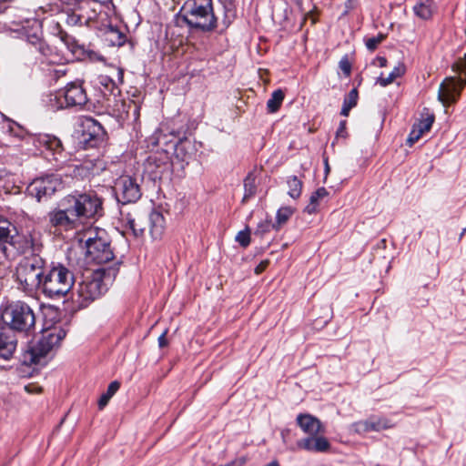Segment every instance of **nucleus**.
<instances>
[{
    "instance_id": "obj_1",
    "label": "nucleus",
    "mask_w": 466,
    "mask_h": 466,
    "mask_svg": "<svg viewBox=\"0 0 466 466\" xmlns=\"http://www.w3.org/2000/svg\"><path fill=\"white\" fill-rule=\"evenodd\" d=\"M118 268L119 262H115L113 266L101 267L83 277L76 289L79 305L86 307L104 294L107 290L108 284L116 278Z\"/></svg>"
},
{
    "instance_id": "obj_2",
    "label": "nucleus",
    "mask_w": 466,
    "mask_h": 466,
    "mask_svg": "<svg viewBox=\"0 0 466 466\" xmlns=\"http://www.w3.org/2000/svg\"><path fill=\"white\" fill-rule=\"evenodd\" d=\"M42 247L31 234H19L15 225L0 218V250L5 258H14L29 251L39 253Z\"/></svg>"
},
{
    "instance_id": "obj_3",
    "label": "nucleus",
    "mask_w": 466,
    "mask_h": 466,
    "mask_svg": "<svg viewBox=\"0 0 466 466\" xmlns=\"http://www.w3.org/2000/svg\"><path fill=\"white\" fill-rule=\"evenodd\" d=\"M182 9V20L190 29L209 33L217 28L212 0H187Z\"/></svg>"
},
{
    "instance_id": "obj_4",
    "label": "nucleus",
    "mask_w": 466,
    "mask_h": 466,
    "mask_svg": "<svg viewBox=\"0 0 466 466\" xmlns=\"http://www.w3.org/2000/svg\"><path fill=\"white\" fill-rule=\"evenodd\" d=\"M65 204L78 227L88 219L103 215L102 200L95 192L69 195L65 198Z\"/></svg>"
},
{
    "instance_id": "obj_5",
    "label": "nucleus",
    "mask_w": 466,
    "mask_h": 466,
    "mask_svg": "<svg viewBox=\"0 0 466 466\" xmlns=\"http://www.w3.org/2000/svg\"><path fill=\"white\" fill-rule=\"evenodd\" d=\"M46 259L39 253L24 257L18 263L15 270L19 288L28 294L39 289L44 277Z\"/></svg>"
},
{
    "instance_id": "obj_6",
    "label": "nucleus",
    "mask_w": 466,
    "mask_h": 466,
    "mask_svg": "<svg viewBox=\"0 0 466 466\" xmlns=\"http://www.w3.org/2000/svg\"><path fill=\"white\" fill-rule=\"evenodd\" d=\"M74 284V273L65 265L57 263L44 273L39 289L50 299L62 298L73 289Z\"/></svg>"
},
{
    "instance_id": "obj_7",
    "label": "nucleus",
    "mask_w": 466,
    "mask_h": 466,
    "mask_svg": "<svg viewBox=\"0 0 466 466\" xmlns=\"http://www.w3.org/2000/svg\"><path fill=\"white\" fill-rule=\"evenodd\" d=\"M1 319L12 330L28 334L35 328V316L31 307L23 301H13L1 311Z\"/></svg>"
},
{
    "instance_id": "obj_8",
    "label": "nucleus",
    "mask_w": 466,
    "mask_h": 466,
    "mask_svg": "<svg viewBox=\"0 0 466 466\" xmlns=\"http://www.w3.org/2000/svg\"><path fill=\"white\" fill-rule=\"evenodd\" d=\"M86 258L96 264H110L113 266L116 261L114 249L104 230L96 233L95 237H89L86 240ZM119 265L121 264L120 261Z\"/></svg>"
},
{
    "instance_id": "obj_9",
    "label": "nucleus",
    "mask_w": 466,
    "mask_h": 466,
    "mask_svg": "<svg viewBox=\"0 0 466 466\" xmlns=\"http://www.w3.org/2000/svg\"><path fill=\"white\" fill-rule=\"evenodd\" d=\"M66 333L64 329L53 330L44 335L38 342L30 347L24 355V362L26 364H42L44 359L48 352L66 337Z\"/></svg>"
},
{
    "instance_id": "obj_10",
    "label": "nucleus",
    "mask_w": 466,
    "mask_h": 466,
    "mask_svg": "<svg viewBox=\"0 0 466 466\" xmlns=\"http://www.w3.org/2000/svg\"><path fill=\"white\" fill-rule=\"evenodd\" d=\"M452 68L460 76L464 75L465 78L448 77L441 83L438 96L443 105L455 102L466 85V54L453 65Z\"/></svg>"
},
{
    "instance_id": "obj_11",
    "label": "nucleus",
    "mask_w": 466,
    "mask_h": 466,
    "mask_svg": "<svg viewBox=\"0 0 466 466\" xmlns=\"http://www.w3.org/2000/svg\"><path fill=\"white\" fill-rule=\"evenodd\" d=\"M62 187L63 184L60 176L50 174L35 178L28 185L27 192L30 196L35 198L37 201H41L43 198L51 197Z\"/></svg>"
},
{
    "instance_id": "obj_12",
    "label": "nucleus",
    "mask_w": 466,
    "mask_h": 466,
    "mask_svg": "<svg viewBox=\"0 0 466 466\" xmlns=\"http://www.w3.org/2000/svg\"><path fill=\"white\" fill-rule=\"evenodd\" d=\"M61 108L85 106L87 101V95L83 87L82 82L75 81L67 84L64 90L56 96Z\"/></svg>"
},
{
    "instance_id": "obj_13",
    "label": "nucleus",
    "mask_w": 466,
    "mask_h": 466,
    "mask_svg": "<svg viewBox=\"0 0 466 466\" xmlns=\"http://www.w3.org/2000/svg\"><path fill=\"white\" fill-rule=\"evenodd\" d=\"M115 191L118 202L122 204L137 202L142 195L137 179L129 176H122L116 180Z\"/></svg>"
},
{
    "instance_id": "obj_14",
    "label": "nucleus",
    "mask_w": 466,
    "mask_h": 466,
    "mask_svg": "<svg viewBox=\"0 0 466 466\" xmlns=\"http://www.w3.org/2000/svg\"><path fill=\"white\" fill-rule=\"evenodd\" d=\"M106 110L108 113L118 120H126L129 118V110L133 109L134 119L139 116V106L133 100L126 101L112 94L106 98Z\"/></svg>"
},
{
    "instance_id": "obj_15",
    "label": "nucleus",
    "mask_w": 466,
    "mask_h": 466,
    "mask_svg": "<svg viewBox=\"0 0 466 466\" xmlns=\"http://www.w3.org/2000/svg\"><path fill=\"white\" fill-rule=\"evenodd\" d=\"M82 140L87 147H95L103 142L106 132L99 122L93 117H85L81 120Z\"/></svg>"
},
{
    "instance_id": "obj_16",
    "label": "nucleus",
    "mask_w": 466,
    "mask_h": 466,
    "mask_svg": "<svg viewBox=\"0 0 466 466\" xmlns=\"http://www.w3.org/2000/svg\"><path fill=\"white\" fill-rule=\"evenodd\" d=\"M121 214L135 237H142L146 229H148V213L134 208L132 212Z\"/></svg>"
},
{
    "instance_id": "obj_17",
    "label": "nucleus",
    "mask_w": 466,
    "mask_h": 466,
    "mask_svg": "<svg viewBox=\"0 0 466 466\" xmlns=\"http://www.w3.org/2000/svg\"><path fill=\"white\" fill-rule=\"evenodd\" d=\"M50 226L63 229L72 230L78 228L75 218L67 211V205L64 209H55L47 215Z\"/></svg>"
},
{
    "instance_id": "obj_18",
    "label": "nucleus",
    "mask_w": 466,
    "mask_h": 466,
    "mask_svg": "<svg viewBox=\"0 0 466 466\" xmlns=\"http://www.w3.org/2000/svg\"><path fill=\"white\" fill-rule=\"evenodd\" d=\"M355 432L359 434H365L369 431H380L392 427L390 421L385 418L370 417L365 420H360L351 426Z\"/></svg>"
},
{
    "instance_id": "obj_19",
    "label": "nucleus",
    "mask_w": 466,
    "mask_h": 466,
    "mask_svg": "<svg viewBox=\"0 0 466 466\" xmlns=\"http://www.w3.org/2000/svg\"><path fill=\"white\" fill-rule=\"evenodd\" d=\"M298 426L309 436L324 433V427L320 420L309 413H300L296 419Z\"/></svg>"
},
{
    "instance_id": "obj_20",
    "label": "nucleus",
    "mask_w": 466,
    "mask_h": 466,
    "mask_svg": "<svg viewBox=\"0 0 466 466\" xmlns=\"http://www.w3.org/2000/svg\"><path fill=\"white\" fill-rule=\"evenodd\" d=\"M297 446L310 452H326L330 448L329 441L325 437L319 436V434L299 440Z\"/></svg>"
},
{
    "instance_id": "obj_21",
    "label": "nucleus",
    "mask_w": 466,
    "mask_h": 466,
    "mask_svg": "<svg viewBox=\"0 0 466 466\" xmlns=\"http://www.w3.org/2000/svg\"><path fill=\"white\" fill-rule=\"evenodd\" d=\"M169 167L170 162L167 154H154L147 160V168L155 177H160Z\"/></svg>"
},
{
    "instance_id": "obj_22",
    "label": "nucleus",
    "mask_w": 466,
    "mask_h": 466,
    "mask_svg": "<svg viewBox=\"0 0 466 466\" xmlns=\"http://www.w3.org/2000/svg\"><path fill=\"white\" fill-rule=\"evenodd\" d=\"M17 340L10 330H0V358L8 360L13 357Z\"/></svg>"
},
{
    "instance_id": "obj_23",
    "label": "nucleus",
    "mask_w": 466,
    "mask_h": 466,
    "mask_svg": "<svg viewBox=\"0 0 466 466\" xmlns=\"http://www.w3.org/2000/svg\"><path fill=\"white\" fill-rule=\"evenodd\" d=\"M165 229V218L162 213L153 210L148 213V231L152 238H161Z\"/></svg>"
},
{
    "instance_id": "obj_24",
    "label": "nucleus",
    "mask_w": 466,
    "mask_h": 466,
    "mask_svg": "<svg viewBox=\"0 0 466 466\" xmlns=\"http://www.w3.org/2000/svg\"><path fill=\"white\" fill-rule=\"evenodd\" d=\"M174 155L182 162L188 163L194 156V146L188 139H181L175 146Z\"/></svg>"
},
{
    "instance_id": "obj_25",
    "label": "nucleus",
    "mask_w": 466,
    "mask_h": 466,
    "mask_svg": "<svg viewBox=\"0 0 466 466\" xmlns=\"http://www.w3.org/2000/svg\"><path fill=\"white\" fill-rule=\"evenodd\" d=\"M37 143L39 147H45L46 149L52 151L54 154H61L63 151L61 140L53 135H40L37 137Z\"/></svg>"
},
{
    "instance_id": "obj_26",
    "label": "nucleus",
    "mask_w": 466,
    "mask_h": 466,
    "mask_svg": "<svg viewBox=\"0 0 466 466\" xmlns=\"http://www.w3.org/2000/svg\"><path fill=\"white\" fill-rule=\"evenodd\" d=\"M96 17V13L93 10L91 15H85L84 14H77L76 12L67 13L66 23L68 25H86L91 26L92 23L95 21Z\"/></svg>"
},
{
    "instance_id": "obj_27",
    "label": "nucleus",
    "mask_w": 466,
    "mask_h": 466,
    "mask_svg": "<svg viewBox=\"0 0 466 466\" xmlns=\"http://www.w3.org/2000/svg\"><path fill=\"white\" fill-rule=\"evenodd\" d=\"M328 195L329 192L325 187H319L311 194L309 203L305 207L304 211L309 215L316 213L320 201L328 197Z\"/></svg>"
},
{
    "instance_id": "obj_28",
    "label": "nucleus",
    "mask_w": 466,
    "mask_h": 466,
    "mask_svg": "<svg viewBox=\"0 0 466 466\" xmlns=\"http://www.w3.org/2000/svg\"><path fill=\"white\" fill-rule=\"evenodd\" d=\"M257 193L256 177L249 172L244 179V196L242 203H246L249 198H253Z\"/></svg>"
},
{
    "instance_id": "obj_29",
    "label": "nucleus",
    "mask_w": 466,
    "mask_h": 466,
    "mask_svg": "<svg viewBox=\"0 0 466 466\" xmlns=\"http://www.w3.org/2000/svg\"><path fill=\"white\" fill-rule=\"evenodd\" d=\"M415 15L421 19H429L432 15V0H422L413 7Z\"/></svg>"
},
{
    "instance_id": "obj_30",
    "label": "nucleus",
    "mask_w": 466,
    "mask_h": 466,
    "mask_svg": "<svg viewBox=\"0 0 466 466\" xmlns=\"http://www.w3.org/2000/svg\"><path fill=\"white\" fill-rule=\"evenodd\" d=\"M405 73V66L403 64L399 63L398 66H394L393 70L389 74L388 76L381 75L378 78V83L381 86H387L391 84L396 78L401 76Z\"/></svg>"
},
{
    "instance_id": "obj_31",
    "label": "nucleus",
    "mask_w": 466,
    "mask_h": 466,
    "mask_svg": "<svg viewBox=\"0 0 466 466\" xmlns=\"http://www.w3.org/2000/svg\"><path fill=\"white\" fill-rule=\"evenodd\" d=\"M284 97L285 94L281 89L275 90L272 93L271 97L267 102L268 112L271 114L276 113L279 109Z\"/></svg>"
},
{
    "instance_id": "obj_32",
    "label": "nucleus",
    "mask_w": 466,
    "mask_h": 466,
    "mask_svg": "<svg viewBox=\"0 0 466 466\" xmlns=\"http://www.w3.org/2000/svg\"><path fill=\"white\" fill-rule=\"evenodd\" d=\"M287 184L289 187V192L290 198L296 199L299 198L302 192V181L296 176H291L288 178Z\"/></svg>"
},
{
    "instance_id": "obj_33",
    "label": "nucleus",
    "mask_w": 466,
    "mask_h": 466,
    "mask_svg": "<svg viewBox=\"0 0 466 466\" xmlns=\"http://www.w3.org/2000/svg\"><path fill=\"white\" fill-rule=\"evenodd\" d=\"M294 208L291 207H282L277 211L276 222L273 225V228L279 230V228L284 225L289 218L293 215Z\"/></svg>"
},
{
    "instance_id": "obj_34",
    "label": "nucleus",
    "mask_w": 466,
    "mask_h": 466,
    "mask_svg": "<svg viewBox=\"0 0 466 466\" xmlns=\"http://www.w3.org/2000/svg\"><path fill=\"white\" fill-rule=\"evenodd\" d=\"M106 41L112 46H121L125 44V35L116 28L109 27L106 32Z\"/></svg>"
},
{
    "instance_id": "obj_35",
    "label": "nucleus",
    "mask_w": 466,
    "mask_h": 466,
    "mask_svg": "<svg viewBox=\"0 0 466 466\" xmlns=\"http://www.w3.org/2000/svg\"><path fill=\"white\" fill-rule=\"evenodd\" d=\"M57 29V35L59 36L60 40L67 46L71 52L75 53L76 49L78 47L75 38L64 31L58 25Z\"/></svg>"
},
{
    "instance_id": "obj_36",
    "label": "nucleus",
    "mask_w": 466,
    "mask_h": 466,
    "mask_svg": "<svg viewBox=\"0 0 466 466\" xmlns=\"http://www.w3.org/2000/svg\"><path fill=\"white\" fill-rule=\"evenodd\" d=\"M236 241L243 248H247L250 244V230L248 227L237 234Z\"/></svg>"
},
{
    "instance_id": "obj_37",
    "label": "nucleus",
    "mask_w": 466,
    "mask_h": 466,
    "mask_svg": "<svg viewBox=\"0 0 466 466\" xmlns=\"http://www.w3.org/2000/svg\"><path fill=\"white\" fill-rule=\"evenodd\" d=\"M358 90L356 88H353L350 91L348 96L344 98L343 106H348L349 108L352 109L357 106L358 103Z\"/></svg>"
},
{
    "instance_id": "obj_38",
    "label": "nucleus",
    "mask_w": 466,
    "mask_h": 466,
    "mask_svg": "<svg viewBox=\"0 0 466 466\" xmlns=\"http://www.w3.org/2000/svg\"><path fill=\"white\" fill-rule=\"evenodd\" d=\"M385 39V35L379 34L376 36L370 37L366 40L365 44L370 51H374L379 45Z\"/></svg>"
},
{
    "instance_id": "obj_39",
    "label": "nucleus",
    "mask_w": 466,
    "mask_h": 466,
    "mask_svg": "<svg viewBox=\"0 0 466 466\" xmlns=\"http://www.w3.org/2000/svg\"><path fill=\"white\" fill-rule=\"evenodd\" d=\"M273 225L274 223H272L270 220L262 221L258 225L254 234L259 237H263L266 233L269 232L270 228H273Z\"/></svg>"
},
{
    "instance_id": "obj_40",
    "label": "nucleus",
    "mask_w": 466,
    "mask_h": 466,
    "mask_svg": "<svg viewBox=\"0 0 466 466\" xmlns=\"http://www.w3.org/2000/svg\"><path fill=\"white\" fill-rule=\"evenodd\" d=\"M434 122V116L429 115L426 118L420 120L416 125L420 127L424 132L430 131Z\"/></svg>"
},
{
    "instance_id": "obj_41",
    "label": "nucleus",
    "mask_w": 466,
    "mask_h": 466,
    "mask_svg": "<svg viewBox=\"0 0 466 466\" xmlns=\"http://www.w3.org/2000/svg\"><path fill=\"white\" fill-rule=\"evenodd\" d=\"M339 67L340 68V70L344 73V75L346 76H350V73H351V64L347 56H344L339 63Z\"/></svg>"
},
{
    "instance_id": "obj_42",
    "label": "nucleus",
    "mask_w": 466,
    "mask_h": 466,
    "mask_svg": "<svg viewBox=\"0 0 466 466\" xmlns=\"http://www.w3.org/2000/svg\"><path fill=\"white\" fill-rule=\"evenodd\" d=\"M420 138V133L412 127V129L407 138V144L411 147L415 142Z\"/></svg>"
},
{
    "instance_id": "obj_43",
    "label": "nucleus",
    "mask_w": 466,
    "mask_h": 466,
    "mask_svg": "<svg viewBox=\"0 0 466 466\" xmlns=\"http://www.w3.org/2000/svg\"><path fill=\"white\" fill-rule=\"evenodd\" d=\"M346 125H347V121L346 120H341L339 122V127L336 132V137H343V138H346L348 137V132L346 130Z\"/></svg>"
},
{
    "instance_id": "obj_44",
    "label": "nucleus",
    "mask_w": 466,
    "mask_h": 466,
    "mask_svg": "<svg viewBox=\"0 0 466 466\" xmlns=\"http://www.w3.org/2000/svg\"><path fill=\"white\" fill-rule=\"evenodd\" d=\"M119 388L120 383L117 380H114L108 385L106 392L105 393L112 398V396L119 390Z\"/></svg>"
},
{
    "instance_id": "obj_45",
    "label": "nucleus",
    "mask_w": 466,
    "mask_h": 466,
    "mask_svg": "<svg viewBox=\"0 0 466 466\" xmlns=\"http://www.w3.org/2000/svg\"><path fill=\"white\" fill-rule=\"evenodd\" d=\"M269 261L268 259L260 261V263L255 268V273L257 275L261 274L268 266Z\"/></svg>"
},
{
    "instance_id": "obj_46",
    "label": "nucleus",
    "mask_w": 466,
    "mask_h": 466,
    "mask_svg": "<svg viewBox=\"0 0 466 466\" xmlns=\"http://www.w3.org/2000/svg\"><path fill=\"white\" fill-rule=\"evenodd\" d=\"M110 399H111V397L108 396L107 394H106V393L102 394V396L100 397V399L98 400V408L100 410L104 409L106 406V404L108 403Z\"/></svg>"
},
{
    "instance_id": "obj_47",
    "label": "nucleus",
    "mask_w": 466,
    "mask_h": 466,
    "mask_svg": "<svg viewBox=\"0 0 466 466\" xmlns=\"http://www.w3.org/2000/svg\"><path fill=\"white\" fill-rule=\"evenodd\" d=\"M357 5V0H346L345 2V13L347 14L350 10L354 9Z\"/></svg>"
},
{
    "instance_id": "obj_48",
    "label": "nucleus",
    "mask_w": 466,
    "mask_h": 466,
    "mask_svg": "<svg viewBox=\"0 0 466 466\" xmlns=\"http://www.w3.org/2000/svg\"><path fill=\"white\" fill-rule=\"evenodd\" d=\"M167 331H164L159 337H158V345L160 348H164L167 345V340L166 338Z\"/></svg>"
},
{
    "instance_id": "obj_49",
    "label": "nucleus",
    "mask_w": 466,
    "mask_h": 466,
    "mask_svg": "<svg viewBox=\"0 0 466 466\" xmlns=\"http://www.w3.org/2000/svg\"><path fill=\"white\" fill-rule=\"evenodd\" d=\"M25 390L28 392H39L40 388L34 386V385H28V386H25Z\"/></svg>"
},
{
    "instance_id": "obj_50",
    "label": "nucleus",
    "mask_w": 466,
    "mask_h": 466,
    "mask_svg": "<svg viewBox=\"0 0 466 466\" xmlns=\"http://www.w3.org/2000/svg\"><path fill=\"white\" fill-rule=\"evenodd\" d=\"M377 60L380 67H384L387 66V59L385 57L380 56L377 58Z\"/></svg>"
},
{
    "instance_id": "obj_51",
    "label": "nucleus",
    "mask_w": 466,
    "mask_h": 466,
    "mask_svg": "<svg viewBox=\"0 0 466 466\" xmlns=\"http://www.w3.org/2000/svg\"><path fill=\"white\" fill-rule=\"evenodd\" d=\"M351 109L348 106H342L340 114L344 116H348Z\"/></svg>"
},
{
    "instance_id": "obj_52",
    "label": "nucleus",
    "mask_w": 466,
    "mask_h": 466,
    "mask_svg": "<svg viewBox=\"0 0 466 466\" xmlns=\"http://www.w3.org/2000/svg\"><path fill=\"white\" fill-rule=\"evenodd\" d=\"M413 127L417 129V131L420 133V137L425 133L420 127H419L416 124L413 125Z\"/></svg>"
},
{
    "instance_id": "obj_53",
    "label": "nucleus",
    "mask_w": 466,
    "mask_h": 466,
    "mask_svg": "<svg viewBox=\"0 0 466 466\" xmlns=\"http://www.w3.org/2000/svg\"><path fill=\"white\" fill-rule=\"evenodd\" d=\"M265 466H279V464L277 461H273Z\"/></svg>"
},
{
    "instance_id": "obj_54",
    "label": "nucleus",
    "mask_w": 466,
    "mask_h": 466,
    "mask_svg": "<svg viewBox=\"0 0 466 466\" xmlns=\"http://www.w3.org/2000/svg\"><path fill=\"white\" fill-rule=\"evenodd\" d=\"M329 167L328 165V162H326V172H329Z\"/></svg>"
},
{
    "instance_id": "obj_55",
    "label": "nucleus",
    "mask_w": 466,
    "mask_h": 466,
    "mask_svg": "<svg viewBox=\"0 0 466 466\" xmlns=\"http://www.w3.org/2000/svg\"><path fill=\"white\" fill-rule=\"evenodd\" d=\"M281 435H282L283 441H285V433H284V431L281 432Z\"/></svg>"
}]
</instances>
